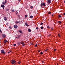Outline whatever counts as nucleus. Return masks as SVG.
<instances>
[{"label": "nucleus", "mask_w": 65, "mask_h": 65, "mask_svg": "<svg viewBox=\"0 0 65 65\" xmlns=\"http://www.w3.org/2000/svg\"><path fill=\"white\" fill-rule=\"evenodd\" d=\"M40 54H41V55H42V54H43V53H42V52H41L40 53Z\"/></svg>", "instance_id": "21"}, {"label": "nucleus", "mask_w": 65, "mask_h": 65, "mask_svg": "<svg viewBox=\"0 0 65 65\" xmlns=\"http://www.w3.org/2000/svg\"><path fill=\"white\" fill-rule=\"evenodd\" d=\"M37 46V45L36 44L35 46V47H36Z\"/></svg>", "instance_id": "38"}, {"label": "nucleus", "mask_w": 65, "mask_h": 65, "mask_svg": "<svg viewBox=\"0 0 65 65\" xmlns=\"http://www.w3.org/2000/svg\"><path fill=\"white\" fill-rule=\"evenodd\" d=\"M30 18L31 19H32L33 18V16L32 15H31L30 16Z\"/></svg>", "instance_id": "16"}, {"label": "nucleus", "mask_w": 65, "mask_h": 65, "mask_svg": "<svg viewBox=\"0 0 65 65\" xmlns=\"http://www.w3.org/2000/svg\"><path fill=\"white\" fill-rule=\"evenodd\" d=\"M11 11L12 12H14V11H15L14 10V9L12 10Z\"/></svg>", "instance_id": "13"}, {"label": "nucleus", "mask_w": 65, "mask_h": 65, "mask_svg": "<svg viewBox=\"0 0 65 65\" xmlns=\"http://www.w3.org/2000/svg\"><path fill=\"white\" fill-rule=\"evenodd\" d=\"M21 44V42H18L17 43V44H18V45H20V44Z\"/></svg>", "instance_id": "15"}, {"label": "nucleus", "mask_w": 65, "mask_h": 65, "mask_svg": "<svg viewBox=\"0 0 65 65\" xmlns=\"http://www.w3.org/2000/svg\"><path fill=\"white\" fill-rule=\"evenodd\" d=\"M30 8L31 9H32V8H33V7L32 6H31L30 7Z\"/></svg>", "instance_id": "18"}, {"label": "nucleus", "mask_w": 65, "mask_h": 65, "mask_svg": "<svg viewBox=\"0 0 65 65\" xmlns=\"http://www.w3.org/2000/svg\"><path fill=\"white\" fill-rule=\"evenodd\" d=\"M2 35L3 37V38H5V37H6V35H5V34H3Z\"/></svg>", "instance_id": "3"}, {"label": "nucleus", "mask_w": 65, "mask_h": 65, "mask_svg": "<svg viewBox=\"0 0 65 65\" xmlns=\"http://www.w3.org/2000/svg\"><path fill=\"white\" fill-rule=\"evenodd\" d=\"M18 63L19 64H20V63H21V62L20 61H19L18 62Z\"/></svg>", "instance_id": "32"}, {"label": "nucleus", "mask_w": 65, "mask_h": 65, "mask_svg": "<svg viewBox=\"0 0 65 65\" xmlns=\"http://www.w3.org/2000/svg\"><path fill=\"white\" fill-rule=\"evenodd\" d=\"M60 35V34H58V36H59V37H60V35Z\"/></svg>", "instance_id": "37"}, {"label": "nucleus", "mask_w": 65, "mask_h": 65, "mask_svg": "<svg viewBox=\"0 0 65 65\" xmlns=\"http://www.w3.org/2000/svg\"><path fill=\"white\" fill-rule=\"evenodd\" d=\"M19 16H20V15H18V17H19Z\"/></svg>", "instance_id": "47"}, {"label": "nucleus", "mask_w": 65, "mask_h": 65, "mask_svg": "<svg viewBox=\"0 0 65 65\" xmlns=\"http://www.w3.org/2000/svg\"><path fill=\"white\" fill-rule=\"evenodd\" d=\"M41 7H42V3H41Z\"/></svg>", "instance_id": "39"}, {"label": "nucleus", "mask_w": 65, "mask_h": 65, "mask_svg": "<svg viewBox=\"0 0 65 65\" xmlns=\"http://www.w3.org/2000/svg\"><path fill=\"white\" fill-rule=\"evenodd\" d=\"M4 19L5 21H6V20H7V18L5 17L4 18Z\"/></svg>", "instance_id": "12"}, {"label": "nucleus", "mask_w": 65, "mask_h": 65, "mask_svg": "<svg viewBox=\"0 0 65 65\" xmlns=\"http://www.w3.org/2000/svg\"><path fill=\"white\" fill-rule=\"evenodd\" d=\"M14 46H16V44H13Z\"/></svg>", "instance_id": "34"}, {"label": "nucleus", "mask_w": 65, "mask_h": 65, "mask_svg": "<svg viewBox=\"0 0 65 65\" xmlns=\"http://www.w3.org/2000/svg\"><path fill=\"white\" fill-rule=\"evenodd\" d=\"M27 15H25V17L26 18H27Z\"/></svg>", "instance_id": "28"}, {"label": "nucleus", "mask_w": 65, "mask_h": 65, "mask_svg": "<svg viewBox=\"0 0 65 65\" xmlns=\"http://www.w3.org/2000/svg\"><path fill=\"white\" fill-rule=\"evenodd\" d=\"M47 28H48V29H49V28H50V27H49V26H47Z\"/></svg>", "instance_id": "26"}, {"label": "nucleus", "mask_w": 65, "mask_h": 65, "mask_svg": "<svg viewBox=\"0 0 65 65\" xmlns=\"http://www.w3.org/2000/svg\"><path fill=\"white\" fill-rule=\"evenodd\" d=\"M3 5H5V3L4 2H3L2 3Z\"/></svg>", "instance_id": "14"}, {"label": "nucleus", "mask_w": 65, "mask_h": 65, "mask_svg": "<svg viewBox=\"0 0 65 65\" xmlns=\"http://www.w3.org/2000/svg\"><path fill=\"white\" fill-rule=\"evenodd\" d=\"M18 1H19V2H21V0H18Z\"/></svg>", "instance_id": "45"}, {"label": "nucleus", "mask_w": 65, "mask_h": 65, "mask_svg": "<svg viewBox=\"0 0 65 65\" xmlns=\"http://www.w3.org/2000/svg\"><path fill=\"white\" fill-rule=\"evenodd\" d=\"M6 2H7V1H5V4H6Z\"/></svg>", "instance_id": "27"}, {"label": "nucleus", "mask_w": 65, "mask_h": 65, "mask_svg": "<svg viewBox=\"0 0 65 65\" xmlns=\"http://www.w3.org/2000/svg\"><path fill=\"white\" fill-rule=\"evenodd\" d=\"M18 23H19V24H20L21 23V22L19 21L18 22Z\"/></svg>", "instance_id": "29"}, {"label": "nucleus", "mask_w": 65, "mask_h": 65, "mask_svg": "<svg viewBox=\"0 0 65 65\" xmlns=\"http://www.w3.org/2000/svg\"><path fill=\"white\" fill-rule=\"evenodd\" d=\"M0 22H1V21L0 20Z\"/></svg>", "instance_id": "50"}, {"label": "nucleus", "mask_w": 65, "mask_h": 65, "mask_svg": "<svg viewBox=\"0 0 65 65\" xmlns=\"http://www.w3.org/2000/svg\"><path fill=\"white\" fill-rule=\"evenodd\" d=\"M58 23H59V24H60L61 23V21H58Z\"/></svg>", "instance_id": "17"}, {"label": "nucleus", "mask_w": 65, "mask_h": 65, "mask_svg": "<svg viewBox=\"0 0 65 65\" xmlns=\"http://www.w3.org/2000/svg\"><path fill=\"white\" fill-rule=\"evenodd\" d=\"M54 51H56V49H54Z\"/></svg>", "instance_id": "40"}, {"label": "nucleus", "mask_w": 65, "mask_h": 65, "mask_svg": "<svg viewBox=\"0 0 65 65\" xmlns=\"http://www.w3.org/2000/svg\"><path fill=\"white\" fill-rule=\"evenodd\" d=\"M9 28H10V29H12L11 27L10 26L9 27Z\"/></svg>", "instance_id": "43"}, {"label": "nucleus", "mask_w": 65, "mask_h": 65, "mask_svg": "<svg viewBox=\"0 0 65 65\" xmlns=\"http://www.w3.org/2000/svg\"><path fill=\"white\" fill-rule=\"evenodd\" d=\"M49 35V36H51V34H50V35Z\"/></svg>", "instance_id": "48"}, {"label": "nucleus", "mask_w": 65, "mask_h": 65, "mask_svg": "<svg viewBox=\"0 0 65 65\" xmlns=\"http://www.w3.org/2000/svg\"><path fill=\"white\" fill-rule=\"evenodd\" d=\"M28 31L29 32H31V29H28Z\"/></svg>", "instance_id": "11"}, {"label": "nucleus", "mask_w": 65, "mask_h": 65, "mask_svg": "<svg viewBox=\"0 0 65 65\" xmlns=\"http://www.w3.org/2000/svg\"><path fill=\"white\" fill-rule=\"evenodd\" d=\"M51 29L52 30H53V28H51Z\"/></svg>", "instance_id": "42"}, {"label": "nucleus", "mask_w": 65, "mask_h": 65, "mask_svg": "<svg viewBox=\"0 0 65 65\" xmlns=\"http://www.w3.org/2000/svg\"><path fill=\"white\" fill-rule=\"evenodd\" d=\"M36 29L37 30H38V27H36Z\"/></svg>", "instance_id": "36"}, {"label": "nucleus", "mask_w": 65, "mask_h": 65, "mask_svg": "<svg viewBox=\"0 0 65 65\" xmlns=\"http://www.w3.org/2000/svg\"><path fill=\"white\" fill-rule=\"evenodd\" d=\"M40 52V50L38 51V52H39H39Z\"/></svg>", "instance_id": "41"}, {"label": "nucleus", "mask_w": 65, "mask_h": 65, "mask_svg": "<svg viewBox=\"0 0 65 65\" xmlns=\"http://www.w3.org/2000/svg\"><path fill=\"white\" fill-rule=\"evenodd\" d=\"M15 23L16 24H18V21H16L15 22Z\"/></svg>", "instance_id": "24"}, {"label": "nucleus", "mask_w": 65, "mask_h": 65, "mask_svg": "<svg viewBox=\"0 0 65 65\" xmlns=\"http://www.w3.org/2000/svg\"><path fill=\"white\" fill-rule=\"evenodd\" d=\"M47 51V49L45 50V52H46V51Z\"/></svg>", "instance_id": "35"}, {"label": "nucleus", "mask_w": 65, "mask_h": 65, "mask_svg": "<svg viewBox=\"0 0 65 65\" xmlns=\"http://www.w3.org/2000/svg\"><path fill=\"white\" fill-rule=\"evenodd\" d=\"M15 13L16 14H17L18 13V12L17 11H16L15 12Z\"/></svg>", "instance_id": "22"}, {"label": "nucleus", "mask_w": 65, "mask_h": 65, "mask_svg": "<svg viewBox=\"0 0 65 65\" xmlns=\"http://www.w3.org/2000/svg\"><path fill=\"white\" fill-rule=\"evenodd\" d=\"M43 6H45V4L44 3H43Z\"/></svg>", "instance_id": "19"}, {"label": "nucleus", "mask_w": 65, "mask_h": 65, "mask_svg": "<svg viewBox=\"0 0 65 65\" xmlns=\"http://www.w3.org/2000/svg\"><path fill=\"white\" fill-rule=\"evenodd\" d=\"M43 25V23H41L40 24V25Z\"/></svg>", "instance_id": "30"}, {"label": "nucleus", "mask_w": 65, "mask_h": 65, "mask_svg": "<svg viewBox=\"0 0 65 65\" xmlns=\"http://www.w3.org/2000/svg\"><path fill=\"white\" fill-rule=\"evenodd\" d=\"M19 32H20V33H21V34H23V32L22 31V30H19Z\"/></svg>", "instance_id": "6"}, {"label": "nucleus", "mask_w": 65, "mask_h": 65, "mask_svg": "<svg viewBox=\"0 0 65 65\" xmlns=\"http://www.w3.org/2000/svg\"><path fill=\"white\" fill-rule=\"evenodd\" d=\"M42 63H43V61H42Z\"/></svg>", "instance_id": "49"}, {"label": "nucleus", "mask_w": 65, "mask_h": 65, "mask_svg": "<svg viewBox=\"0 0 65 65\" xmlns=\"http://www.w3.org/2000/svg\"><path fill=\"white\" fill-rule=\"evenodd\" d=\"M16 61L15 60H12L11 62V63L12 64H14V63H15Z\"/></svg>", "instance_id": "2"}, {"label": "nucleus", "mask_w": 65, "mask_h": 65, "mask_svg": "<svg viewBox=\"0 0 65 65\" xmlns=\"http://www.w3.org/2000/svg\"><path fill=\"white\" fill-rule=\"evenodd\" d=\"M53 15H54L52 14V17H53Z\"/></svg>", "instance_id": "46"}, {"label": "nucleus", "mask_w": 65, "mask_h": 65, "mask_svg": "<svg viewBox=\"0 0 65 65\" xmlns=\"http://www.w3.org/2000/svg\"><path fill=\"white\" fill-rule=\"evenodd\" d=\"M51 12H48V14H51Z\"/></svg>", "instance_id": "23"}, {"label": "nucleus", "mask_w": 65, "mask_h": 65, "mask_svg": "<svg viewBox=\"0 0 65 65\" xmlns=\"http://www.w3.org/2000/svg\"><path fill=\"white\" fill-rule=\"evenodd\" d=\"M21 44L22 45V46H25V43L24 42H22L21 43Z\"/></svg>", "instance_id": "8"}, {"label": "nucleus", "mask_w": 65, "mask_h": 65, "mask_svg": "<svg viewBox=\"0 0 65 65\" xmlns=\"http://www.w3.org/2000/svg\"><path fill=\"white\" fill-rule=\"evenodd\" d=\"M47 1L49 3H51V0H48Z\"/></svg>", "instance_id": "7"}, {"label": "nucleus", "mask_w": 65, "mask_h": 65, "mask_svg": "<svg viewBox=\"0 0 65 65\" xmlns=\"http://www.w3.org/2000/svg\"><path fill=\"white\" fill-rule=\"evenodd\" d=\"M63 15H65V13H63Z\"/></svg>", "instance_id": "44"}, {"label": "nucleus", "mask_w": 65, "mask_h": 65, "mask_svg": "<svg viewBox=\"0 0 65 65\" xmlns=\"http://www.w3.org/2000/svg\"><path fill=\"white\" fill-rule=\"evenodd\" d=\"M2 33V31H1V30L0 29V34Z\"/></svg>", "instance_id": "25"}, {"label": "nucleus", "mask_w": 65, "mask_h": 65, "mask_svg": "<svg viewBox=\"0 0 65 65\" xmlns=\"http://www.w3.org/2000/svg\"><path fill=\"white\" fill-rule=\"evenodd\" d=\"M25 24L26 26H29V25H28V24H27V22H26Z\"/></svg>", "instance_id": "10"}, {"label": "nucleus", "mask_w": 65, "mask_h": 65, "mask_svg": "<svg viewBox=\"0 0 65 65\" xmlns=\"http://www.w3.org/2000/svg\"><path fill=\"white\" fill-rule=\"evenodd\" d=\"M1 53H2V54H3L4 55H5L6 53V52H4V51L3 50H2L1 51Z\"/></svg>", "instance_id": "1"}, {"label": "nucleus", "mask_w": 65, "mask_h": 65, "mask_svg": "<svg viewBox=\"0 0 65 65\" xmlns=\"http://www.w3.org/2000/svg\"><path fill=\"white\" fill-rule=\"evenodd\" d=\"M43 27H41V29H43Z\"/></svg>", "instance_id": "31"}, {"label": "nucleus", "mask_w": 65, "mask_h": 65, "mask_svg": "<svg viewBox=\"0 0 65 65\" xmlns=\"http://www.w3.org/2000/svg\"><path fill=\"white\" fill-rule=\"evenodd\" d=\"M58 17H59V18H61V15H58Z\"/></svg>", "instance_id": "20"}, {"label": "nucleus", "mask_w": 65, "mask_h": 65, "mask_svg": "<svg viewBox=\"0 0 65 65\" xmlns=\"http://www.w3.org/2000/svg\"><path fill=\"white\" fill-rule=\"evenodd\" d=\"M14 28H18V25H14Z\"/></svg>", "instance_id": "9"}, {"label": "nucleus", "mask_w": 65, "mask_h": 65, "mask_svg": "<svg viewBox=\"0 0 65 65\" xmlns=\"http://www.w3.org/2000/svg\"><path fill=\"white\" fill-rule=\"evenodd\" d=\"M2 0L4 1V0Z\"/></svg>", "instance_id": "51"}, {"label": "nucleus", "mask_w": 65, "mask_h": 65, "mask_svg": "<svg viewBox=\"0 0 65 65\" xmlns=\"http://www.w3.org/2000/svg\"><path fill=\"white\" fill-rule=\"evenodd\" d=\"M8 42L7 41V40H4V43H6V42Z\"/></svg>", "instance_id": "5"}, {"label": "nucleus", "mask_w": 65, "mask_h": 65, "mask_svg": "<svg viewBox=\"0 0 65 65\" xmlns=\"http://www.w3.org/2000/svg\"><path fill=\"white\" fill-rule=\"evenodd\" d=\"M1 7H3V9H4L5 7V6L4 5H2L1 6Z\"/></svg>", "instance_id": "4"}, {"label": "nucleus", "mask_w": 65, "mask_h": 65, "mask_svg": "<svg viewBox=\"0 0 65 65\" xmlns=\"http://www.w3.org/2000/svg\"><path fill=\"white\" fill-rule=\"evenodd\" d=\"M10 52H11V51H9L8 52V54H9V53H10Z\"/></svg>", "instance_id": "33"}]
</instances>
